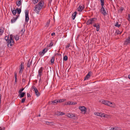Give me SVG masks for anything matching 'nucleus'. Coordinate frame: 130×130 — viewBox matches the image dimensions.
Masks as SVG:
<instances>
[{"label": "nucleus", "mask_w": 130, "mask_h": 130, "mask_svg": "<svg viewBox=\"0 0 130 130\" xmlns=\"http://www.w3.org/2000/svg\"><path fill=\"white\" fill-rule=\"evenodd\" d=\"M44 0H41L38 4L37 5L34 7V11L35 12L38 14L41 9L44 7Z\"/></svg>", "instance_id": "obj_1"}, {"label": "nucleus", "mask_w": 130, "mask_h": 130, "mask_svg": "<svg viewBox=\"0 0 130 130\" xmlns=\"http://www.w3.org/2000/svg\"><path fill=\"white\" fill-rule=\"evenodd\" d=\"M12 37V35H11L9 39V36H6L5 38V39L7 42V44L8 46H9V45L10 46H11L13 45L14 44V41Z\"/></svg>", "instance_id": "obj_2"}, {"label": "nucleus", "mask_w": 130, "mask_h": 130, "mask_svg": "<svg viewBox=\"0 0 130 130\" xmlns=\"http://www.w3.org/2000/svg\"><path fill=\"white\" fill-rule=\"evenodd\" d=\"M97 19L95 18H90L86 22V24L87 25H89L93 23L96 21Z\"/></svg>", "instance_id": "obj_3"}, {"label": "nucleus", "mask_w": 130, "mask_h": 130, "mask_svg": "<svg viewBox=\"0 0 130 130\" xmlns=\"http://www.w3.org/2000/svg\"><path fill=\"white\" fill-rule=\"evenodd\" d=\"M102 103L108 106L112 107V103L107 100H103L102 101Z\"/></svg>", "instance_id": "obj_4"}, {"label": "nucleus", "mask_w": 130, "mask_h": 130, "mask_svg": "<svg viewBox=\"0 0 130 130\" xmlns=\"http://www.w3.org/2000/svg\"><path fill=\"white\" fill-rule=\"evenodd\" d=\"M31 88L32 89H34V90L35 92L36 96L37 97L39 96L40 95V93L38 92L37 88L34 85H32V86Z\"/></svg>", "instance_id": "obj_5"}, {"label": "nucleus", "mask_w": 130, "mask_h": 130, "mask_svg": "<svg viewBox=\"0 0 130 130\" xmlns=\"http://www.w3.org/2000/svg\"><path fill=\"white\" fill-rule=\"evenodd\" d=\"M79 108L83 114H85L86 111V108L84 106H79Z\"/></svg>", "instance_id": "obj_6"}, {"label": "nucleus", "mask_w": 130, "mask_h": 130, "mask_svg": "<svg viewBox=\"0 0 130 130\" xmlns=\"http://www.w3.org/2000/svg\"><path fill=\"white\" fill-rule=\"evenodd\" d=\"M29 11L28 10H25V21L26 22H27L29 20V17L28 16V14H29Z\"/></svg>", "instance_id": "obj_7"}, {"label": "nucleus", "mask_w": 130, "mask_h": 130, "mask_svg": "<svg viewBox=\"0 0 130 130\" xmlns=\"http://www.w3.org/2000/svg\"><path fill=\"white\" fill-rule=\"evenodd\" d=\"M47 48H44L42 50V52L40 51L39 52V55L40 56H43L47 52Z\"/></svg>", "instance_id": "obj_8"}, {"label": "nucleus", "mask_w": 130, "mask_h": 130, "mask_svg": "<svg viewBox=\"0 0 130 130\" xmlns=\"http://www.w3.org/2000/svg\"><path fill=\"white\" fill-rule=\"evenodd\" d=\"M129 43H130V36L126 40L124 43V45H127Z\"/></svg>", "instance_id": "obj_9"}, {"label": "nucleus", "mask_w": 130, "mask_h": 130, "mask_svg": "<svg viewBox=\"0 0 130 130\" xmlns=\"http://www.w3.org/2000/svg\"><path fill=\"white\" fill-rule=\"evenodd\" d=\"M91 73L92 72L91 71L89 72L86 76L85 77L84 80L88 79V78L90 77Z\"/></svg>", "instance_id": "obj_10"}, {"label": "nucleus", "mask_w": 130, "mask_h": 130, "mask_svg": "<svg viewBox=\"0 0 130 130\" xmlns=\"http://www.w3.org/2000/svg\"><path fill=\"white\" fill-rule=\"evenodd\" d=\"M101 13L104 15L105 16L107 14L106 11L104 8H101Z\"/></svg>", "instance_id": "obj_11"}, {"label": "nucleus", "mask_w": 130, "mask_h": 130, "mask_svg": "<svg viewBox=\"0 0 130 130\" xmlns=\"http://www.w3.org/2000/svg\"><path fill=\"white\" fill-rule=\"evenodd\" d=\"M43 70V68L42 67H41L38 71V76H39L40 77H41L42 75V72Z\"/></svg>", "instance_id": "obj_12"}, {"label": "nucleus", "mask_w": 130, "mask_h": 130, "mask_svg": "<svg viewBox=\"0 0 130 130\" xmlns=\"http://www.w3.org/2000/svg\"><path fill=\"white\" fill-rule=\"evenodd\" d=\"M19 17V15H16V17H13L11 20V23H12L14 22Z\"/></svg>", "instance_id": "obj_13"}, {"label": "nucleus", "mask_w": 130, "mask_h": 130, "mask_svg": "<svg viewBox=\"0 0 130 130\" xmlns=\"http://www.w3.org/2000/svg\"><path fill=\"white\" fill-rule=\"evenodd\" d=\"M13 9L12 8H11V11L12 13L14 15H15L17 13V11L16 9L14 7H13Z\"/></svg>", "instance_id": "obj_14"}, {"label": "nucleus", "mask_w": 130, "mask_h": 130, "mask_svg": "<svg viewBox=\"0 0 130 130\" xmlns=\"http://www.w3.org/2000/svg\"><path fill=\"white\" fill-rule=\"evenodd\" d=\"M84 6H82L79 5L78 8V10L80 12H81L84 9Z\"/></svg>", "instance_id": "obj_15"}, {"label": "nucleus", "mask_w": 130, "mask_h": 130, "mask_svg": "<svg viewBox=\"0 0 130 130\" xmlns=\"http://www.w3.org/2000/svg\"><path fill=\"white\" fill-rule=\"evenodd\" d=\"M77 14V12L76 11H75L74 13H73L72 15V18L73 20H74Z\"/></svg>", "instance_id": "obj_16"}, {"label": "nucleus", "mask_w": 130, "mask_h": 130, "mask_svg": "<svg viewBox=\"0 0 130 130\" xmlns=\"http://www.w3.org/2000/svg\"><path fill=\"white\" fill-rule=\"evenodd\" d=\"M19 96L21 98H22L24 97L25 95V92H21L20 93H19Z\"/></svg>", "instance_id": "obj_17"}, {"label": "nucleus", "mask_w": 130, "mask_h": 130, "mask_svg": "<svg viewBox=\"0 0 130 130\" xmlns=\"http://www.w3.org/2000/svg\"><path fill=\"white\" fill-rule=\"evenodd\" d=\"M17 11V12L18 15H19V17L20 16V14L21 12V9L20 8H17L16 9Z\"/></svg>", "instance_id": "obj_18"}, {"label": "nucleus", "mask_w": 130, "mask_h": 130, "mask_svg": "<svg viewBox=\"0 0 130 130\" xmlns=\"http://www.w3.org/2000/svg\"><path fill=\"white\" fill-rule=\"evenodd\" d=\"M58 103H59V100H55L54 101H51V104H54V103L57 104Z\"/></svg>", "instance_id": "obj_19"}, {"label": "nucleus", "mask_w": 130, "mask_h": 130, "mask_svg": "<svg viewBox=\"0 0 130 130\" xmlns=\"http://www.w3.org/2000/svg\"><path fill=\"white\" fill-rule=\"evenodd\" d=\"M30 59H29L27 63V67L28 68L30 67V65L32 64V60H31L30 61Z\"/></svg>", "instance_id": "obj_20"}, {"label": "nucleus", "mask_w": 130, "mask_h": 130, "mask_svg": "<svg viewBox=\"0 0 130 130\" xmlns=\"http://www.w3.org/2000/svg\"><path fill=\"white\" fill-rule=\"evenodd\" d=\"M73 102H72L68 101L67 103H65L64 105H73Z\"/></svg>", "instance_id": "obj_21"}, {"label": "nucleus", "mask_w": 130, "mask_h": 130, "mask_svg": "<svg viewBox=\"0 0 130 130\" xmlns=\"http://www.w3.org/2000/svg\"><path fill=\"white\" fill-rule=\"evenodd\" d=\"M68 117L71 118H73L75 117V115L73 114H69L68 115Z\"/></svg>", "instance_id": "obj_22"}, {"label": "nucleus", "mask_w": 130, "mask_h": 130, "mask_svg": "<svg viewBox=\"0 0 130 130\" xmlns=\"http://www.w3.org/2000/svg\"><path fill=\"white\" fill-rule=\"evenodd\" d=\"M65 114L63 112L58 111L57 112V115L58 116H62L63 115H64Z\"/></svg>", "instance_id": "obj_23"}, {"label": "nucleus", "mask_w": 130, "mask_h": 130, "mask_svg": "<svg viewBox=\"0 0 130 130\" xmlns=\"http://www.w3.org/2000/svg\"><path fill=\"white\" fill-rule=\"evenodd\" d=\"M55 56L53 57L51 60V64H52L54 63V61L55 60Z\"/></svg>", "instance_id": "obj_24"}, {"label": "nucleus", "mask_w": 130, "mask_h": 130, "mask_svg": "<svg viewBox=\"0 0 130 130\" xmlns=\"http://www.w3.org/2000/svg\"><path fill=\"white\" fill-rule=\"evenodd\" d=\"M14 77H15V82L14 83H16L17 82V74L16 72H14Z\"/></svg>", "instance_id": "obj_25"}, {"label": "nucleus", "mask_w": 130, "mask_h": 130, "mask_svg": "<svg viewBox=\"0 0 130 130\" xmlns=\"http://www.w3.org/2000/svg\"><path fill=\"white\" fill-rule=\"evenodd\" d=\"M4 28H3V30L2 29V28L0 27V36L2 35L3 33L4 32Z\"/></svg>", "instance_id": "obj_26"}, {"label": "nucleus", "mask_w": 130, "mask_h": 130, "mask_svg": "<svg viewBox=\"0 0 130 130\" xmlns=\"http://www.w3.org/2000/svg\"><path fill=\"white\" fill-rule=\"evenodd\" d=\"M50 22V19L48 20L47 21V22L46 23V25L45 26V27H47L49 26Z\"/></svg>", "instance_id": "obj_27"}, {"label": "nucleus", "mask_w": 130, "mask_h": 130, "mask_svg": "<svg viewBox=\"0 0 130 130\" xmlns=\"http://www.w3.org/2000/svg\"><path fill=\"white\" fill-rule=\"evenodd\" d=\"M97 26H96V30L97 31H98L99 30L100 27V24L98 23L97 24Z\"/></svg>", "instance_id": "obj_28"}, {"label": "nucleus", "mask_w": 130, "mask_h": 130, "mask_svg": "<svg viewBox=\"0 0 130 130\" xmlns=\"http://www.w3.org/2000/svg\"><path fill=\"white\" fill-rule=\"evenodd\" d=\"M66 100V99H61L59 100V103H61L62 102H64Z\"/></svg>", "instance_id": "obj_29"}, {"label": "nucleus", "mask_w": 130, "mask_h": 130, "mask_svg": "<svg viewBox=\"0 0 130 130\" xmlns=\"http://www.w3.org/2000/svg\"><path fill=\"white\" fill-rule=\"evenodd\" d=\"M24 63L23 62H21V64L20 66H21L20 69H24Z\"/></svg>", "instance_id": "obj_30"}, {"label": "nucleus", "mask_w": 130, "mask_h": 130, "mask_svg": "<svg viewBox=\"0 0 130 130\" xmlns=\"http://www.w3.org/2000/svg\"><path fill=\"white\" fill-rule=\"evenodd\" d=\"M15 39L16 40H18L19 39V36L18 35H16L14 37Z\"/></svg>", "instance_id": "obj_31"}, {"label": "nucleus", "mask_w": 130, "mask_h": 130, "mask_svg": "<svg viewBox=\"0 0 130 130\" xmlns=\"http://www.w3.org/2000/svg\"><path fill=\"white\" fill-rule=\"evenodd\" d=\"M17 5L18 6H19L21 4V0L19 1L18 2H16Z\"/></svg>", "instance_id": "obj_32"}, {"label": "nucleus", "mask_w": 130, "mask_h": 130, "mask_svg": "<svg viewBox=\"0 0 130 130\" xmlns=\"http://www.w3.org/2000/svg\"><path fill=\"white\" fill-rule=\"evenodd\" d=\"M33 1V3L34 5H35V4L38 3L39 1H40V0H32Z\"/></svg>", "instance_id": "obj_33"}, {"label": "nucleus", "mask_w": 130, "mask_h": 130, "mask_svg": "<svg viewBox=\"0 0 130 130\" xmlns=\"http://www.w3.org/2000/svg\"><path fill=\"white\" fill-rule=\"evenodd\" d=\"M68 59V57L66 56H64L63 57V60L64 61H67Z\"/></svg>", "instance_id": "obj_34"}, {"label": "nucleus", "mask_w": 130, "mask_h": 130, "mask_svg": "<svg viewBox=\"0 0 130 130\" xmlns=\"http://www.w3.org/2000/svg\"><path fill=\"white\" fill-rule=\"evenodd\" d=\"M119 23L118 22H117L116 23L115 26L117 27H119L121 26V24H119Z\"/></svg>", "instance_id": "obj_35"}, {"label": "nucleus", "mask_w": 130, "mask_h": 130, "mask_svg": "<svg viewBox=\"0 0 130 130\" xmlns=\"http://www.w3.org/2000/svg\"><path fill=\"white\" fill-rule=\"evenodd\" d=\"M25 29H22V30L21 31V35H22L23 33L25 31Z\"/></svg>", "instance_id": "obj_36"}, {"label": "nucleus", "mask_w": 130, "mask_h": 130, "mask_svg": "<svg viewBox=\"0 0 130 130\" xmlns=\"http://www.w3.org/2000/svg\"><path fill=\"white\" fill-rule=\"evenodd\" d=\"M24 88H22L21 89H20L19 91V93H20L22 92L24 90Z\"/></svg>", "instance_id": "obj_37"}, {"label": "nucleus", "mask_w": 130, "mask_h": 130, "mask_svg": "<svg viewBox=\"0 0 130 130\" xmlns=\"http://www.w3.org/2000/svg\"><path fill=\"white\" fill-rule=\"evenodd\" d=\"M121 33V32H120V31H116L115 33V35H116L120 34Z\"/></svg>", "instance_id": "obj_38"}, {"label": "nucleus", "mask_w": 130, "mask_h": 130, "mask_svg": "<svg viewBox=\"0 0 130 130\" xmlns=\"http://www.w3.org/2000/svg\"><path fill=\"white\" fill-rule=\"evenodd\" d=\"M26 100V98H23L21 100V103H23Z\"/></svg>", "instance_id": "obj_39"}, {"label": "nucleus", "mask_w": 130, "mask_h": 130, "mask_svg": "<svg viewBox=\"0 0 130 130\" xmlns=\"http://www.w3.org/2000/svg\"><path fill=\"white\" fill-rule=\"evenodd\" d=\"M53 42H52V41H51L50 43L49 44V45L48 47H50L52 46L53 45Z\"/></svg>", "instance_id": "obj_40"}, {"label": "nucleus", "mask_w": 130, "mask_h": 130, "mask_svg": "<svg viewBox=\"0 0 130 130\" xmlns=\"http://www.w3.org/2000/svg\"><path fill=\"white\" fill-rule=\"evenodd\" d=\"M70 46V43H68V45H66V48H69Z\"/></svg>", "instance_id": "obj_41"}, {"label": "nucleus", "mask_w": 130, "mask_h": 130, "mask_svg": "<svg viewBox=\"0 0 130 130\" xmlns=\"http://www.w3.org/2000/svg\"><path fill=\"white\" fill-rule=\"evenodd\" d=\"M101 5L102 6V7L101 8H104V3H101Z\"/></svg>", "instance_id": "obj_42"}, {"label": "nucleus", "mask_w": 130, "mask_h": 130, "mask_svg": "<svg viewBox=\"0 0 130 130\" xmlns=\"http://www.w3.org/2000/svg\"><path fill=\"white\" fill-rule=\"evenodd\" d=\"M5 127H3L2 128L0 127V130H5Z\"/></svg>", "instance_id": "obj_43"}, {"label": "nucleus", "mask_w": 130, "mask_h": 130, "mask_svg": "<svg viewBox=\"0 0 130 130\" xmlns=\"http://www.w3.org/2000/svg\"><path fill=\"white\" fill-rule=\"evenodd\" d=\"M27 97H31V95L29 94L28 93H27Z\"/></svg>", "instance_id": "obj_44"}, {"label": "nucleus", "mask_w": 130, "mask_h": 130, "mask_svg": "<svg viewBox=\"0 0 130 130\" xmlns=\"http://www.w3.org/2000/svg\"><path fill=\"white\" fill-rule=\"evenodd\" d=\"M102 117H107V115H105L104 113L103 114V115Z\"/></svg>", "instance_id": "obj_45"}, {"label": "nucleus", "mask_w": 130, "mask_h": 130, "mask_svg": "<svg viewBox=\"0 0 130 130\" xmlns=\"http://www.w3.org/2000/svg\"><path fill=\"white\" fill-rule=\"evenodd\" d=\"M100 113H96L95 115H96L99 116L101 114Z\"/></svg>", "instance_id": "obj_46"}, {"label": "nucleus", "mask_w": 130, "mask_h": 130, "mask_svg": "<svg viewBox=\"0 0 130 130\" xmlns=\"http://www.w3.org/2000/svg\"><path fill=\"white\" fill-rule=\"evenodd\" d=\"M114 128V130H116V129H118V128H119V127H115L114 128Z\"/></svg>", "instance_id": "obj_47"}, {"label": "nucleus", "mask_w": 130, "mask_h": 130, "mask_svg": "<svg viewBox=\"0 0 130 130\" xmlns=\"http://www.w3.org/2000/svg\"><path fill=\"white\" fill-rule=\"evenodd\" d=\"M25 80L24 78H23L22 79V82L24 83L25 82Z\"/></svg>", "instance_id": "obj_48"}, {"label": "nucleus", "mask_w": 130, "mask_h": 130, "mask_svg": "<svg viewBox=\"0 0 130 130\" xmlns=\"http://www.w3.org/2000/svg\"><path fill=\"white\" fill-rule=\"evenodd\" d=\"M104 0H100L101 3H104Z\"/></svg>", "instance_id": "obj_49"}, {"label": "nucleus", "mask_w": 130, "mask_h": 130, "mask_svg": "<svg viewBox=\"0 0 130 130\" xmlns=\"http://www.w3.org/2000/svg\"><path fill=\"white\" fill-rule=\"evenodd\" d=\"M100 114H101L99 116H100L101 117H102V116H103L104 113H100Z\"/></svg>", "instance_id": "obj_50"}, {"label": "nucleus", "mask_w": 130, "mask_h": 130, "mask_svg": "<svg viewBox=\"0 0 130 130\" xmlns=\"http://www.w3.org/2000/svg\"><path fill=\"white\" fill-rule=\"evenodd\" d=\"M55 33L54 32L51 34V35H52V36H53L55 35Z\"/></svg>", "instance_id": "obj_51"}, {"label": "nucleus", "mask_w": 130, "mask_h": 130, "mask_svg": "<svg viewBox=\"0 0 130 130\" xmlns=\"http://www.w3.org/2000/svg\"><path fill=\"white\" fill-rule=\"evenodd\" d=\"M96 24H94L93 25V26H94V27H96V26H97V25H96Z\"/></svg>", "instance_id": "obj_52"}, {"label": "nucleus", "mask_w": 130, "mask_h": 130, "mask_svg": "<svg viewBox=\"0 0 130 130\" xmlns=\"http://www.w3.org/2000/svg\"><path fill=\"white\" fill-rule=\"evenodd\" d=\"M128 17L129 18V20H130V14H128Z\"/></svg>", "instance_id": "obj_53"}, {"label": "nucleus", "mask_w": 130, "mask_h": 130, "mask_svg": "<svg viewBox=\"0 0 130 130\" xmlns=\"http://www.w3.org/2000/svg\"><path fill=\"white\" fill-rule=\"evenodd\" d=\"M50 123H51V122H46V124H50Z\"/></svg>", "instance_id": "obj_54"}, {"label": "nucleus", "mask_w": 130, "mask_h": 130, "mask_svg": "<svg viewBox=\"0 0 130 130\" xmlns=\"http://www.w3.org/2000/svg\"><path fill=\"white\" fill-rule=\"evenodd\" d=\"M109 130H114V128L112 127Z\"/></svg>", "instance_id": "obj_55"}, {"label": "nucleus", "mask_w": 130, "mask_h": 130, "mask_svg": "<svg viewBox=\"0 0 130 130\" xmlns=\"http://www.w3.org/2000/svg\"><path fill=\"white\" fill-rule=\"evenodd\" d=\"M128 77L130 79V74L128 75Z\"/></svg>", "instance_id": "obj_56"}, {"label": "nucleus", "mask_w": 130, "mask_h": 130, "mask_svg": "<svg viewBox=\"0 0 130 130\" xmlns=\"http://www.w3.org/2000/svg\"><path fill=\"white\" fill-rule=\"evenodd\" d=\"M2 95L1 94H0V100H1Z\"/></svg>", "instance_id": "obj_57"}, {"label": "nucleus", "mask_w": 130, "mask_h": 130, "mask_svg": "<svg viewBox=\"0 0 130 130\" xmlns=\"http://www.w3.org/2000/svg\"><path fill=\"white\" fill-rule=\"evenodd\" d=\"M21 70H22V69H20V71H19V73H21V72L22 73V71H21Z\"/></svg>", "instance_id": "obj_58"}, {"label": "nucleus", "mask_w": 130, "mask_h": 130, "mask_svg": "<svg viewBox=\"0 0 130 130\" xmlns=\"http://www.w3.org/2000/svg\"><path fill=\"white\" fill-rule=\"evenodd\" d=\"M76 103H77L76 102H75L74 103H73V104H76Z\"/></svg>", "instance_id": "obj_59"}, {"label": "nucleus", "mask_w": 130, "mask_h": 130, "mask_svg": "<svg viewBox=\"0 0 130 130\" xmlns=\"http://www.w3.org/2000/svg\"><path fill=\"white\" fill-rule=\"evenodd\" d=\"M38 116L40 117V114L39 115H38Z\"/></svg>", "instance_id": "obj_60"}, {"label": "nucleus", "mask_w": 130, "mask_h": 130, "mask_svg": "<svg viewBox=\"0 0 130 130\" xmlns=\"http://www.w3.org/2000/svg\"><path fill=\"white\" fill-rule=\"evenodd\" d=\"M1 100H0V104H1Z\"/></svg>", "instance_id": "obj_61"}, {"label": "nucleus", "mask_w": 130, "mask_h": 130, "mask_svg": "<svg viewBox=\"0 0 130 130\" xmlns=\"http://www.w3.org/2000/svg\"><path fill=\"white\" fill-rule=\"evenodd\" d=\"M41 78H40V79H39V82H40V81L41 80Z\"/></svg>", "instance_id": "obj_62"}, {"label": "nucleus", "mask_w": 130, "mask_h": 130, "mask_svg": "<svg viewBox=\"0 0 130 130\" xmlns=\"http://www.w3.org/2000/svg\"><path fill=\"white\" fill-rule=\"evenodd\" d=\"M123 10V9H121V11H122V10Z\"/></svg>", "instance_id": "obj_63"}, {"label": "nucleus", "mask_w": 130, "mask_h": 130, "mask_svg": "<svg viewBox=\"0 0 130 130\" xmlns=\"http://www.w3.org/2000/svg\"><path fill=\"white\" fill-rule=\"evenodd\" d=\"M110 1H112V0H110Z\"/></svg>", "instance_id": "obj_64"}]
</instances>
